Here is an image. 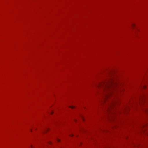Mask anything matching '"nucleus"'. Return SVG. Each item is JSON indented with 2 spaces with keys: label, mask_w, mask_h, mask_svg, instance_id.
Segmentation results:
<instances>
[{
  "label": "nucleus",
  "mask_w": 148,
  "mask_h": 148,
  "mask_svg": "<svg viewBox=\"0 0 148 148\" xmlns=\"http://www.w3.org/2000/svg\"><path fill=\"white\" fill-rule=\"evenodd\" d=\"M117 86L116 82L113 79H109L99 84L98 87L102 89L103 92V102H105L106 99L112 93V91Z\"/></svg>",
  "instance_id": "nucleus-1"
},
{
  "label": "nucleus",
  "mask_w": 148,
  "mask_h": 148,
  "mask_svg": "<svg viewBox=\"0 0 148 148\" xmlns=\"http://www.w3.org/2000/svg\"><path fill=\"white\" fill-rule=\"evenodd\" d=\"M114 102H112V103H111L110 104H109V107H112L113 106H114Z\"/></svg>",
  "instance_id": "nucleus-2"
},
{
  "label": "nucleus",
  "mask_w": 148,
  "mask_h": 148,
  "mask_svg": "<svg viewBox=\"0 0 148 148\" xmlns=\"http://www.w3.org/2000/svg\"><path fill=\"white\" fill-rule=\"evenodd\" d=\"M49 130L48 128H47L43 132H45Z\"/></svg>",
  "instance_id": "nucleus-3"
},
{
  "label": "nucleus",
  "mask_w": 148,
  "mask_h": 148,
  "mask_svg": "<svg viewBox=\"0 0 148 148\" xmlns=\"http://www.w3.org/2000/svg\"><path fill=\"white\" fill-rule=\"evenodd\" d=\"M70 107L72 109H73L75 108V106H70Z\"/></svg>",
  "instance_id": "nucleus-4"
},
{
  "label": "nucleus",
  "mask_w": 148,
  "mask_h": 148,
  "mask_svg": "<svg viewBox=\"0 0 148 148\" xmlns=\"http://www.w3.org/2000/svg\"><path fill=\"white\" fill-rule=\"evenodd\" d=\"M57 140L58 142H59L60 140V139H58V138L57 139Z\"/></svg>",
  "instance_id": "nucleus-5"
},
{
  "label": "nucleus",
  "mask_w": 148,
  "mask_h": 148,
  "mask_svg": "<svg viewBox=\"0 0 148 148\" xmlns=\"http://www.w3.org/2000/svg\"><path fill=\"white\" fill-rule=\"evenodd\" d=\"M132 26L133 27H134L135 26V25L134 24H132Z\"/></svg>",
  "instance_id": "nucleus-6"
},
{
  "label": "nucleus",
  "mask_w": 148,
  "mask_h": 148,
  "mask_svg": "<svg viewBox=\"0 0 148 148\" xmlns=\"http://www.w3.org/2000/svg\"><path fill=\"white\" fill-rule=\"evenodd\" d=\"M53 113V112L52 111L51 112V114H52Z\"/></svg>",
  "instance_id": "nucleus-7"
},
{
  "label": "nucleus",
  "mask_w": 148,
  "mask_h": 148,
  "mask_svg": "<svg viewBox=\"0 0 148 148\" xmlns=\"http://www.w3.org/2000/svg\"><path fill=\"white\" fill-rule=\"evenodd\" d=\"M31 148H32V146H31Z\"/></svg>",
  "instance_id": "nucleus-8"
},
{
  "label": "nucleus",
  "mask_w": 148,
  "mask_h": 148,
  "mask_svg": "<svg viewBox=\"0 0 148 148\" xmlns=\"http://www.w3.org/2000/svg\"><path fill=\"white\" fill-rule=\"evenodd\" d=\"M71 136H73V135H71Z\"/></svg>",
  "instance_id": "nucleus-9"
}]
</instances>
